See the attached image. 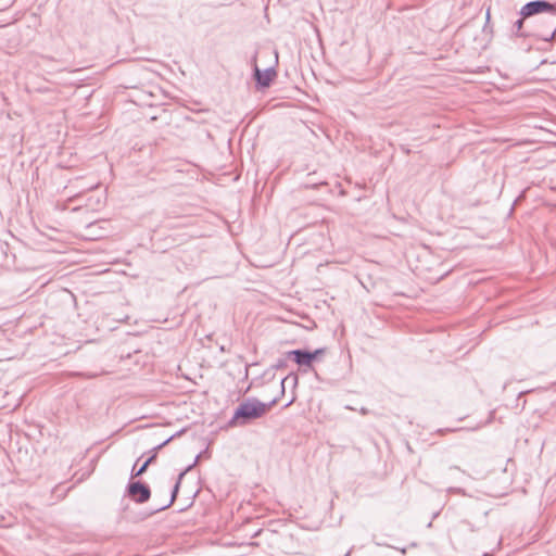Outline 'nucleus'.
<instances>
[{"instance_id": "nucleus-6", "label": "nucleus", "mask_w": 556, "mask_h": 556, "mask_svg": "<svg viewBox=\"0 0 556 556\" xmlns=\"http://www.w3.org/2000/svg\"><path fill=\"white\" fill-rule=\"evenodd\" d=\"M289 358H292L299 366L312 367L314 355L306 350H293L287 353Z\"/></svg>"}, {"instance_id": "nucleus-3", "label": "nucleus", "mask_w": 556, "mask_h": 556, "mask_svg": "<svg viewBox=\"0 0 556 556\" xmlns=\"http://www.w3.org/2000/svg\"><path fill=\"white\" fill-rule=\"evenodd\" d=\"M127 495L136 503L143 504L150 500L151 490L146 483L134 481L127 485Z\"/></svg>"}, {"instance_id": "nucleus-8", "label": "nucleus", "mask_w": 556, "mask_h": 556, "mask_svg": "<svg viewBox=\"0 0 556 556\" xmlns=\"http://www.w3.org/2000/svg\"><path fill=\"white\" fill-rule=\"evenodd\" d=\"M526 18L527 17H523L522 15H520V17L513 25V28H511L513 34H515L518 37L534 36L535 33L530 34V33H526L522 30Z\"/></svg>"}, {"instance_id": "nucleus-4", "label": "nucleus", "mask_w": 556, "mask_h": 556, "mask_svg": "<svg viewBox=\"0 0 556 556\" xmlns=\"http://www.w3.org/2000/svg\"><path fill=\"white\" fill-rule=\"evenodd\" d=\"M172 439H173V437L168 438L163 443H161L157 446L153 447L152 451H151V455L139 467H138V463L140 460V458L137 459V462L134 465L132 470H131V479L140 477L141 475H143L147 471L148 467L156 459L157 452L163 446H165Z\"/></svg>"}, {"instance_id": "nucleus-7", "label": "nucleus", "mask_w": 556, "mask_h": 556, "mask_svg": "<svg viewBox=\"0 0 556 556\" xmlns=\"http://www.w3.org/2000/svg\"><path fill=\"white\" fill-rule=\"evenodd\" d=\"M199 457L200 456L198 455L195 457L194 462L191 465H189L182 472L179 473L177 482L175 483L174 489L172 491L170 500L166 504L156 507L153 510V513L164 510V509L168 508L175 502L184 476L197 465Z\"/></svg>"}, {"instance_id": "nucleus-10", "label": "nucleus", "mask_w": 556, "mask_h": 556, "mask_svg": "<svg viewBox=\"0 0 556 556\" xmlns=\"http://www.w3.org/2000/svg\"><path fill=\"white\" fill-rule=\"evenodd\" d=\"M324 353V349H317L314 352H311V354L314 355V361L318 357V355Z\"/></svg>"}, {"instance_id": "nucleus-5", "label": "nucleus", "mask_w": 556, "mask_h": 556, "mask_svg": "<svg viewBox=\"0 0 556 556\" xmlns=\"http://www.w3.org/2000/svg\"><path fill=\"white\" fill-rule=\"evenodd\" d=\"M276 75L277 73L274 67L261 71L256 64L254 65L253 76L258 88H268Z\"/></svg>"}, {"instance_id": "nucleus-11", "label": "nucleus", "mask_w": 556, "mask_h": 556, "mask_svg": "<svg viewBox=\"0 0 556 556\" xmlns=\"http://www.w3.org/2000/svg\"><path fill=\"white\" fill-rule=\"evenodd\" d=\"M285 366V362L283 361H278V363L275 365L276 368H282Z\"/></svg>"}, {"instance_id": "nucleus-2", "label": "nucleus", "mask_w": 556, "mask_h": 556, "mask_svg": "<svg viewBox=\"0 0 556 556\" xmlns=\"http://www.w3.org/2000/svg\"><path fill=\"white\" fill-rule=\"evenodd\" d=\"M554 12H556V3H551L546 0H534L526 3L519 14L523 17H531L541 13L552 15Z\"/></svg>"}, {"instance_id": "nucleus-13", "label": "nucleus", "mask_w": 556, "mask_h": 556, "mask_svg": "<svg viewBox=\"0 0 556 556\" xmlns=\"http://www.w3.org/2000/svg\"><path fill=\"white\" fill-rule=\"evenodd\" d=\"M453 492H456V493H464L462 489H452Z\"/></svg>"}, {"instance_id": "nucleus-16", "label": "nucleus", "mask_w": 556, "mask_h": 556, "mask_svg": "<svg viewBox=\"0 0 556 556\" xmlns=\"http://www.w3.org/2000/svg\"><path fill=\"white\" fill-rule=\"evenodd\" d=\"M484 556H491L490 554H484Z\"/></svg>"}, {"instance_id": "nucleus-14", "label": "nucleus", "mask_w": 556, "mask_h": 556, "mask_svg": "<svg viewBox=\"0 0 556 556\" xmlns=\"http://www.w3.org/2000/svg\"><path fill=\"white\" fill-rule=\"evenodd\" d=\"M351 554H352V548H351V549H349L346 553H344V555H343V556H351Z\"/></svg>"}, {"instance_id": "nucleus-15", "label": "nucleus", "mask_w": 556, "mask_h": 556, "mask_svg": "<svg viewBox=\"0 0 556 556\" xmlns=\"http://www.w3.org/2000/svg\"><path fill=\"white\" fill-rule=\"evenodd\" d=\"M489 18H490V12L488 11L486 12V20L489 21Z\"/></svg>"}, {"instance_id": "nucleus-12", "label": "nucleus", "mask_w": 556, "mask_h": 556, "mask_svg": "<svg viewBox=\"0 0 556 556\" xmlns=\"http://www.w3.org/2000/svg\"><path fill=\"white\" fill-rule=\"evenodd\" d=\"M361 414H362V415H367V414H368V409L363 407V408L361 409Z\"/></svg>"}, {"instance_id": "nucleus-9", "label": "nucleus", "mask_w": 556, "mask_h": 556, "mask_svg": "<svg viewBox=\"0 0 556 556\" xmlns=\"http://www.w3.org/2000/svg\"><path fill=\"white\" fill-rule=\"evenodd\" d=\"M290 379L292 380V382H293L294 384H295V383H298V376H296V375L291 374V375L287 376L286 378H283V379L281 380V393H283V392H285V383H286V381H288V380H290Z\"/></svg>"}, {"instance_id": "nucleus-1", "label": "nucleus", "mask_w": 556, "mask_h": 556, "mask_svg": "<svg viewBox=\"0 0 556 556\" xmlns=\"http://www.w3.org/2000/svg\"><path fill=\"white\" fill-rule=\"evenodd\" d=\"M276 403L277 399H274L267 404L258 401L257 399H248L237 407L230 424L247 425L251 420L263 417Z\"/></svg>"}]
</instances>
